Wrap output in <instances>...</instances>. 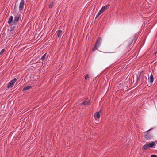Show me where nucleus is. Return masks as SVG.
<instances>
[{"instance_id":"f257e3e1","label":"nucleus","mask_w":157,"mask_h":157,"mask_svg":"<svg viewBox=\"0 0 157 157\" xmlns=\"http://www.w3.org/2000/svg\"><path fill=\"white\" fill-rule=\"evenodd\" d=\"M155 142H152L150 143H146L143 146L142 148L143 150H147L149 148H155V147H154V146H155Z\"/></svg>"},{"instance_id":"f03ea898","label":"nucleus","mask_w":157,"mask_h":157,"mask_svg":"<svg viewBox=\"0 0 157 157\" xmlns=\"http://www.w3.org/2000/svg\"><path fill=\"white\" fill-rule=\"evenodd\" d=\"M151 129H150L144 132V137L147 140L151 139L153 137L152 133L149 132Z\"/></svg>"},{"instance_id":"7ed1b4c3","label":"nucleus","mask_w":157,"mask_h":157,"mask_svg":"<svg viewBox=\"0 0 157 157\" xmlns=\"http://www.w3.org/2000/svg\"><path fill=\"white\" fill-rule=\"evenodd\" d=\"M134 38V37H130L125 42L124 44L126 45H127V47H128L133 42Z\"/></svg>"},{"instance_id":"20e7f679","label":"nucleus","mask_w":157,"mask_h":157,"mask_svg":"<svg viewBox=\"0 0 157 157\" xmlns=\"http://www.w3.org/2000/svg\"><path fill=\"white\" fill-rule=\"evenodd\" d=\"M17 80V79L15 78L13 80L10 81L7 87L8 88H10L13 87L14 83L16 82Z\"/></svg>"},{"instance_id":"39448f33","label":"nucleus","mask_w":157,"mask_h":157,"mask_svg":"<svg viewBox=\"0 0 157 157\" xmlns=\"http://www.w3.org/2000/svg\"><path fill=\"white\" fill-rule=\"evenodd\" d=\"M24 5V0H21L19 6V10L20 11L23 10Z\"/></svg>"},{"instance_id":"423d86ee","label":"nucleus","mask_w":157,"mask_h":157,"mask_svg":"<svg viewBox=\"0 0 157 157\" xmlns=\"http://www.w3.org/2000/svg\"><path fill=\"white\" fill-rule=\"evenodd\" d=\"M102 39L101 37H99L97 39V41L95 44L96 46L98 47H99L101 42Z\"/></svg>"},{"instance_id":"0eeeda50","label":"nucleus","mask_w":157,"mask_h":157,"mask_svg":"<svg viewBox=\"0 0 157 157\" xmlns=\"http://www.w3.org/2000/svg\"><path fill=\"white\" fill-rule=\"evenodd\" d=\"M19 17L20 16L19 15H17L15 17L14 19V21L13 22V25L16 24H17L19 19Z\"/></svg>"},{"instance_id":"6e6552de","label":"nucleus","mask_w":157,"mask_h":157,"mask_svg":"<svg viewBox=\"0 0 157 157\" xmlns=\"http://www.w3.org/2000/svg\"><path fill=\"white\" fill-rule=\"evenodd\" d=\"M57 33L58 37L59 38H61L62 35V31L60 30H59L57 31Z\"/></svg>"},{"instance_id":"1a4fd4ad","label":"nucleus","mask_w":157,"mask_h":157,"mask_svg":"<svg viewBox=\"0 0 157 157\" xmlns=\"http://www.w3.org/2000/svg\"><path fill=\"white\" fill-rule=\"evenodd\" d=\"M90 100H89L88 101L86 100L83 103H82V104L84 105H88L90 104Z\"/></svg>"},{"instance_id":"9d476101","label":"nucleus","mask_w":157,"mask_h":157,"mask_svg":"<svg viewBox=\"0 0 157 157\" xmlns=\"http://www.w3.org/2000/svg\"><path fill=\"white\" fill-rule=\"evenodd\" d=\"M32 88V87L30 86H28L25 87L23 89V91L25 92L27 90H29L30 89Z\"/></svg>"},{"instance_id":"9b49d317","label":"nucleus","mask_w":157,"mask_h":157,"mask_svg":"<svg viewBox=\"0 0 157 157\" xmlns=\"http://www.w3.org/2000/svg\"><path fill=\"white\" fill-rule=\"evenodd\" d=\"M149 79L150 80V82L151 83H152V82H153L154 79H153V75L152 74H151L150 77L149 78Z\"/></svg>"},{"instance_id":"f8f14e48","label":"nucleus","mask_w":157,"mask_h":157,"mask_svg":"<svg viewBox=\"0 0 157 157\" xmlns=\"http://www.w3.org/2000/svg\"><path fill=\"white\" fill-rule=\"evenodd\" d=\"M104 12V11H103V10L101 9L99 11L98 14L95 17V19H96L100 15L102 14Z\"/></svg>"},{"instance_id":"ddd939ff","label":"nucleus","mask_w":157,"mask_h":157,"mask_svg":"<svg viewBox=\"0 0 157 157\" xmlns=\"http://www.w3.org/2000/svg\"><path fill=\"white\" fill-rule=\"evenodd\" d=\"M13 17L12 16H11L10 17L9 20L8 21V23L9 24H10L12 23L13 21Z\"/></svg>"},{"instance_id":"4468645a","label":"nucleus","mask_w":157,"mask_h":157,"mask_svg":"<svg viewBox=\"0 0 157 157\" xmlns=\"http://www.w3.org/2000/svg\"><path fill=\"white\" fill-rule=\"evenodd\" d=\"M109 5H107L102 7L101 9L103 10V11H104L109 8Z\"/></svg>"},{"instance_id":"2eb2a0df","label":"nucleus","mask_w":157,"mask_h":157,"mask_svg":"<svg viewBox=\"0 0 157 157\" xmlns=\"http://www.w3.org/2000/svg\"><path fill=\"white\" fill-rule=\"evenodd\" d=\"M95 116H96L97 118L99 119L100 117V112H97L95 114Z\"/></svg>"},{"instance_id":"dca6fc26","label":"nucleus","mask_w":157,"mask_h":157,"mask_svg":"<svg viewBox=\"0 0 157 157\" xmlns=\"http://www.w3.org/2000/svg\"><path fill=\"white\" fill-rule=\"evenodd\" d=\"M46 56V54H44L42 57L41 58V59L42 60H44V59L45 58V57Z\"/></svg>"},{"instance_id":"f3484780","label":"nucleus","mask_w":157,"mask_h":157,"mask_svg":"<svg viewBox=\"0 0 157 157\" xmlns=\"http://www.w3.org/2000/svg\"><path fill=\"white\" fill-rule=\"evenodd\" d=\"M54 4L53 2H52L51 4H50L49 5V7L50 8H52L54 6Z\"/></svg>"},{"instance_id":"a211bd4d","label":"nucleus","mask_w":157,"mask_h":157,"mask_svg":"<svg viewBox=\"0 0 157 157\" xmlns=\"http://www.w3.org/2000/svg\"><path fill=\"white\" fill-rule=\"evenodd\" d=\"M97 46H96V45H95V46L94 47V48L92 49V50L93 51H94L95 50H97Z\"/></svg>"},{"instance_id":"6ab92c4d","label":"nucleus","mask_w":157,"mask_h":157,"mask_svg":"<svg viewBox=\"0 0 157 157\" xmlns=\"http://www.w3.org/2000/svg\"><path fill=\"white\" fill-rule=\"evenodd\" d=\"M5 51V50L4 49H2L0 52V55L2 54Z\"/></svg>"},{"instance_id":"aec40b11","label":"nucleus","mask_w":157,"mask_h":157,"mask_svg":"<svg viewBox=\"0 0 157 157\" xmlns=\"http://www.w3.org/2000/svg\"><path fill=\"white\" fill-rule=\"evenodd\" d=\"M88 78H89L88 75V74H87L85 76V80H87Z\"/></svg>"},{"instance_id":"412c9836","label":"nucleus","mask_w":157,"mask_h":157,"mask_svg":"<svg viewBox=\"0 0 157 157\" xmlns=\"http://www.w3.org/2000/svg\"><path fill=\"white\" fill-rule=\"evenodd\" d=\"M14 30H13V29H12L11 30H10V33H11L12 34H13V32H14Z\"/></svg>"},{"instance_id":"4be33fe9","label":"nucleus","mask_w":157,"mask_h":157,"mask_svg":"<svg viewBox=\"0 0 157 157\" xmlns=\"http://www.w3.org/2000/svg\"><path fill=\"white\" fill-rule=\"evenodd\" d=\"M151 157H157V156L155 155H152Z\"/></svg>"}]
</instances>
